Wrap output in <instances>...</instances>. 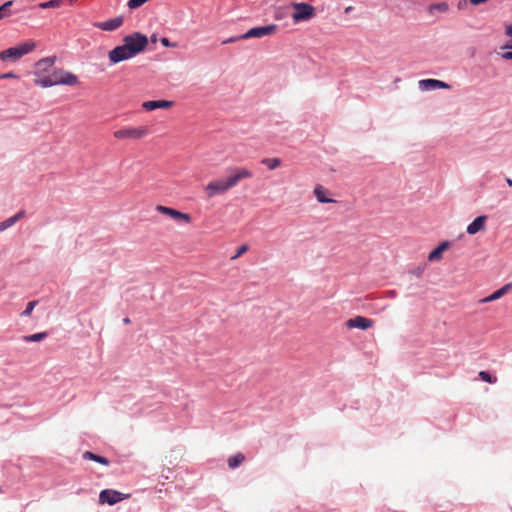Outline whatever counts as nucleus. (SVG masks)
<instances>
[{"label":"nucleus","instance_id":"obj_1","mask_svg":"<svg viewBox=\"0 0 512 512\" xmlns=\"http://www.w3.org/2000/svg\"><path fill=\"white\" fill-rule=\"evenodd\" d=\"M253 177L251 170L245 167H233L229 169L228 177L210 181L205 187L204 192L208 198L222 195L237 186L242 180Z\"/></svg>","mask_w":512,"mask_h":512},{"label":"nucleus","instance_id":"obj_2","mask_svg":"<svg viewBox=\"0 0 512 512\" xmlns=\"http://www.w3.org/2000/svg\"><path fill=\"white\" fill-rule=\"evenodd\" d=\"M36 48V43L33 40L25 41L17 46L10 47L0 52V61L10 60L17 62L23 56L33 52Z\"/></svg>","mask_w":512,"mask_h":512},{"label":"nucleus","instance_id":"obj_3","mask_svg":"<svg viewBox=\"0 0 512 512\" xmlns=\"http://www.w3.org/2000/svg\"><path fill=\"white\" fill-rule=\"evenodd\" d=\"M150 133L147 126L124 127L116 130L113 136L118 140H140Z\"/></svg>","mask_w":512,"mask_h":512},{"label":"nucleus","instance_id":"obj_4","mask_svg":"<svg viewBox=\"0 0 512 512\" xmlns=\"http://www.w3.org/2000/svg\"><path fill=\"white\" fill-rule=\"evenodd\" d=\"M123 42L128 46L131 52L137 55L147 47L148 38L139 32H134L133 34L125 36Z\"/></svg>","mask_w":512,"mask_h":512},{"label":"nucleus","instance_id":"obj_5","mask_svg":"<svg viewBox=\"0 0 512 512\" xmlns=\"http://www.w3.org/2000/svg\"><path fill=\"white\" fill-rule=\"evenodd\" d=\"M52 76L55 85L76 86L79 84L78 76L64 69L54 70Z\"/></svg>","mask_w":512,"mask_h":512},{"label":"nucleus","instance_id":"obj_6","mask_svg":"<svg viewBox=\"0 0 512 512\" xmlns=\"http://www.w3.org/2000/svg\"><path fill=\"white\" fill-rule=\"evenodd\" d=\"M278 30L277 25L270 24L266 26L253 27L249 29L246 33L240 35V38L250 39V38H262L265 36H270L276 33Z\"/></svg>","mask_w":512,"mask_h":512},{"label":"nucleus","instance_id":"obj_7","mask_svg":"<svg viewBox=\"0 0 512 512\" xmlns=\"http://www.w3.org/2000/svg\"><path fill=\"white\" fill-rule=\"evenodd\" d=\"M130 494H124L113 489H104L99 494V503L114 505L122 500L128 499Z\"/></svg>","mask_w":512,"mask_h":512},{"label":"nucleus","instance_id":"obj_8","mask_svg":"<svg viewBox=\"0 0 512 512\" xmlns=\"http://www.w3.org/2000/svg\"><path fill=\"white\" fill-rule=\"evenodd\" d=\"M294 13L292 14V18L294 22L305 21L313 17L314 15V7L307 3H294L293 4Z\"/></svg>","mask_w":512,"mask_h":512},{"label":"nucleus","instance_id":"obj_9","mask_svg":"<svg viewBox=\"0 0 512 512\" xmlns=\"http://www.w3.org/2000/svg\"><path fill=\"white\" fill-rule=\"evenodd\" d=\"M156 211H158L161 214L169 216L170 218L174 219L177 222L189 224L192 221V217L190 216V214L183 213L174 208L158 205L156 206Z\"/></svg>","mask_w":512,"mask_h":512},{"label":"nucleus","instance_id":"obj_10","mask_svg":"<svg viewBox=\"0 0 512 512\" xmlns=\"http://www.w3.org/2000/svg\"><path fill=\"white\" fill-rule=\"evenodd\" d=\"M136 56L127 45L123 42L122 45L115 47L109 52V60L112 63H119L124 60H128Z\"/></svg>","mask_w":512,"mask_h":512},{"label":"nucleus","instance_id":"obj_11","mask_svg":"<svg viewBox=\"0 0 512 512\" xmlns=\"http://www.w3.org/2000/svg\"><path fill=\"white\" fill-rule=\"evenodd\" d=\"M123 22V16H117L107 21L95 22L93 26L103 31H114L120 28L123 25Z\"/></svg>","mask_w":512,"mask_h":512},{"label":"nucleus","instance_id":"obj_12","mask_svg":"<svg viewBox=\"0 0 512 512\" xmlns=\"http://www.w3.org/2000/svg\"><path fill=\"white\" fill-rule=\"evenodd\" d=\"M373 321L369 318L363 316H356L354 318L349 319L346 322V326L348 328H358L362 330L369 329L373 326Z\"/></svg>","mask_w":512,"mask_h":512},{"label":"nucleus","instance_id":"obj_13","mask_svg":"<svg viewBox=\"0 0 512 512\" xmlns=\"http://www.w3.org/2000/svg\"><path fill=\"white\" fill-rule=\"evenodd\" d=\"M174 105L170 100H149L142 103V108L146 111H153L155 109H169Z\"/></svg>","mask_w":512,"mask_h":512},{"label":"nucleus","instance_id":"obj_14","mask_svg":"<svg viewBox=\"0 0 512 512\" xmlns=\"http://www.w3.org/2000/svg\"><path fill=\"white\" fill-rule=\"evenodd\" d=\"M419 87L422 90H433V89H449L450 86L440 80L436 79H423L419 81Z\"/></svg>","mask_w":512,"mask_h":512},{"label":"nucleus","instance_id":"obj_15","mask_svg":"<svg viewBox=\"0 0 512 512\" xmlns=\"http://www.w3.org/2000/svg\"><path fill=\"white\" fill-rule=\"evenodd\" d=\"M487 220V216L481 215L476 217L472 223H470L467 227V233L470 235H474L481 230L485 229V223Z\"/></svg>","mask_w":512,"mask_h":512},{"label":"nucleus","instance_id":"obj_16","mask_svg":"<svg viewBox=\"0 0 512 512\" xmlns=\"http://www.w3.org/2000/svg\"><path fill=\"white\" fill-rule=\"evenodd\" d=\"M314 195L320 203H334L336 200L329 198L330 191L322 185H317L314 188Z\"/></svg>","mask_w":512,"mask_h":512},{"label":"nucleus","instance_id":"obj_17","mask_svg":"<svg viewBox=\"0 0 512 512\" xmlns=\"http://www.w3.org/2000/svg\"><path fill=\"white\" fill-rule=\"evenodd\" d=\"M448 248L449 242H442L437 248H435L433 251L429 253L428 260L431 262L440 260L442 258L443 252Z\"/></svg>","mask_w":512,"mask_h":512},{"label":"nucleus","instance_id":"obj_18","mask_svg":"<svg viewBox=\"0 0 512 512\" xmlns=\"http://www.w3.org/2000/svg\"><path fill=\"white\" fill-rule=\"evenodd\" d=\"M510 287H511V284L504 285L502 288L496 290L491 295L483 298L481 300V303H488V302L495 301V300L501 298L503 295H505L509 291Z\"/></svg>","mask_w":512,"mask_h":512},{"label":"nucleus","instance_id":"obj_19","mask_svg":"<svg viewBox=\"0 0 512 512\" xmlns=\"http://www.w3.org/2000/svg\"><path fill=\"white\" fill-rule=\"evenodd\" d=\"M24 216V211H20L14 216L6 219L5 221L0 222V232L6 230L7 228L13 226L18 220H20Z\"/></svg>","mask_w":512,"mask_h":512},{"label":"nucleus","instance_id":"obj_20","mask_svg":"<svg viewBox=\"0 0 512 512\" xmlns=\"http://www.w3.org/2000/svg\"><path fill=\"white\" fill-rule=\"evenodd\" d=\"M245 460V456L242 453H237L228 458V466L230 469H235L241 465Z\"/></svg>","mask_w":512,"mask_h":512},{"label":"nucleus","instance_id":"obj_21","mask_svg":"<svg viewBox=\"0 0 512 512\" xmlns=\"http://www.w3.org/2000/svg\"><path fill=\"white\" fill-rule=\"evenodd\" d=\"M261 163L264 164L268 169L274 170L281 165V159L280 158H264V159H262Z\"/></svg>","mask_w":512,"mask_h":512},{"label":"nucleus","instance_id":"obj_22","mask_svg":"<svg viewBox=\"0 0 512 512\" xmlns=\"http://www.w3.org/2000/svg\"><path fill=\"white\" fill-rule=\"evenodd\" d=\"M35 84L43 88L56 86L52 74L48 77L35 79Z\"/></svg>","mask_w":512,"mask_h":512},{"label":"nucleus","instance_id":"obj_23","mask_svg":"<svg viewBox=\"0 0 512 512\" xmlns=\"http://www.w3.org/2000/svg\"><path fill=\"white\" fill-rule=\"evenodd\" d=\"M55 59H56L55 57L43 58L36 63V66L39 68H43L44 70H47L48 68H50L54 65Z\"/></svg>","mask_w":512,"mask_h":512},{"label":"nucleus","instance_id":"obj_24","mask_svg":"<svg viewBox=\"0 0 512 512\" xmlns=\"http://www.w3.org/2000/svg\"><path fill=\"white\" fill-rule=\"evenodd\" d=\"M47 337L46 332L36 333L29 336H25L24 340L27 342H39Z\"/></svg>","mask_w":512,"mask_h":512},{"label":"nucleus","instance_id":"obj_25","mask_svg":"<svg viewBox=\"0 0 512 512\" xmlns=\"http://www.w3.org/2000/svg\"><path fill=\"white\" fill-rule=\"evenodd\" d=\"M61 5H62V0H50L48 2L40 3L39 7L42 9L59 8Z\"/></svg>","mask_w":512,"mask_h":512},{"label":"nucleus","instance_id":"obj_26","mask_svg":"<svg viewBox=\"0 0 512 512\" xmlns=\"http://www.w3.org/2000/svg\"><path fill=\"white\" fill-rule=\"evenodd\" d=\"M13 1L9 0L0 6V20L9 15V8L12 6Z\"/></svg>","mask_w":512,"mask_h":512},{"label":"nucleus","instance_id":"obj_27","mask_svg":"<svg viewBox=\"0 0 512 512\" xmlns=\"http://www.w3.org/2000/svg\"><path fill=\"white\" fill-rule=\"evenodd\" d=\"M479 377L482 381L491 383V384L496 383V381H497V378L492 377L487 371H480Z\"/></svg>","mask_w":512,"mask_h":512},{"label":"nucleus","instance_id":"obj_28","mask_svg":"<svg viewBox=\"0 0 512 512\" xmlns=\"http://www.w3.org/2000/svg\"><path fill=\"white\" fill-rule=\"evenodd\" d=\"M38 304V301H30L28 304H27V307L26 309L21 313V316H24V317H28L31 315L33 309L35 308V306Z\"/></svg>","mask_w":512,"mask_h":512},{"label":"nucleus","instance_id":"obj_29","mask_svg":"<svg viewBox=\"0 0 512 512\" xmlns=\"http://www.w3.org/2000/svg\"><path fill=\"white\" fill-rule=\"evenodd\" d=\"M437 9L441 12H446L448 10V5L446 3L433 4L430 6V11Z\"/></svg>","mask_w":512,"mask_h":512},{"label":"nucleus","instance_id":"obj_30","mask_svg":"<svg viewBox=\"0 0 512 512\" xmlns=\"http://www.w3.org/2000/svg\"><path fill=\"white\" fill-rule=\"evenodd\" d=\"M505 33L508 37H510L512 39V25H506L505 26ZM504 48H509V49H512V43L511 44H506L504 46Z\"/></svg>","mask_w":512,"mask_h":512},{"label":"nucleus","instance_id":"obj_31","mask_svg":"<svg viewBox=\"0 0 512 512\" xmlns=\"http://www.w3.org/2000/svg\"><path fill=\"white\" fill-rule=\"evenodd\" d=\"M95 462L100 463L105 466H108L110 464V461L106 457H103L100 455H97V457L95 458Z\"/></svg>","mask_w":512,"mask_h":512},{"label":"nucleus","instance_id":"obj_32","mask_svg":"<svg viewBox=\"0 0 512 512\" xmlns=\"http://www.w3.org/2000/svg\"><path fill=\"white\" fill-rule=\"evenodd\" d=\"M12 78L16 79V78H18V76L13 72H8V73H3V74L0 73V80L1 79H12Z\"/></svg>","mask_w":512,"mask_h":512},{"label":"nucleus","instance_id":"obj_33","mask_svg":"<svg viewBox=\"0 0 512 512\" xmlns=\"http://www.w3.org/2000/svg\"><path fill=\"white\" fill-rule=\"evenodd\" d=\"M248 250V246L247 245H242L237 253L235 254V256L232 257V259H236L238 257H240L242 254H244L246 251Z\"/></svg>","mask_w":512,"mask_h":512},{"label":"nucleus","instance_id":"obj_34","mask_svg":"<svg viewBox=\"0 0 512 512\" xmlns=\"http://www.w3.org/2000/svg\"><path fill=\"white\" fill-rule=\"evenodd\" d=\"M97 457V454H94L90 451H86L84 454H83V458L86 459V460H92V461H95V458Z\"/></svg>","mask_w":512,"mask_h":512},{"label":"nucleus","instance_id":"obj_35","mask_svg":"<svg viewBox=\"0 0 512 512\" xmlns=\"http://www.w3.org/2000/svg\"><path fill=\"white\" fill-rule=\"evenodd\" d=\"M161 43H162V45H163V46H165V47H176V46H177V44H176V43H170L169 39H168V38H166V37H163V38L161 39Z\"/></svg>","mask_w":512,"mask_h":512},{"label":"nucleus","instance_id":"obj_36","mask_svg":"<svg viewBox=\"0 0 512 512\" xmlns=\"http://www.w3.org/2000/svg\"><path fill=\"white\" fill-rule=\"evenodd\" d=\"M238 40H243V38H240V36H235V37H231L227 40H224L223 41V44H227V43H232V42H236Z\"/></svg>","mask_w":512,"mask_h":512},{"label":"nucleus","instance_id":"obj_37","mask_svg":"<svg viewBox=\"0 0 512 512\" xmlns=\"http://www.w3.org/2000/svg\"><path fill=\"white\" fill-rule=\"evenodd\" d=\"M501 57L505 60H512V51L502 53Z\"/></svg>","mask_w":512,"mask_h":512},{"label":"nucleus","instance_id":"obj_38","mask_svg":"<svg viewBox=\"0 0 512 512\" xmlns=\"http://www.w3.org/2000/svg\"><path fill=\"white\" fill-rule=\"evenodd\" d=\"M151 41H152L153 43H156V41H157V37H156V35H152V36H151Z\"/></svg>","mask_w":512,"mask_h":512},{"label":"nucleus","instance_id":"obj_39","mask_svg":"<svg viewBox=\"0 0 512 512\" xmlns=\"http://www.w3.org/2000/svg\"><path fill=\"white\" fill-rule=\"evenodd\" d=\"M506 181H507V184H508L509 186H512V179L507 178V179H506Z\"/></svg>","mask_w":512,"mask_h":512},{"label":"nucleus","instance_id":"obj_40","mask_svg":"<svg viewBox=\"0 0 512 512\" xmlns=\"http://www.w3.org/2000/svg\"><path fill=\"white\" fill-rule=\"evenodd\" d=\"M123 322H124L125 324H129V323H130V319H129V318H125V319L123 320Z\"/></svg>","mask_w":512,"mask_h":512},{"label":"nucleus","instance_id":"obj_41","mask_svg":"<svg viewBox=\"0 0 512 512\" xmlns=\"http://www.w3.org/2000/svg\"><path fill=\"white\" fill-rule=\"evenodd\" d=\"M77 0H69L70 3H74L76 2Z\"/></svg>","mask_w":512,"mask_h":512}]
</instances>
